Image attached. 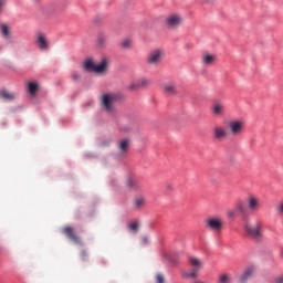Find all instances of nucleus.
<instances>
[{
  "label": "nucleus",
  "instance_id": "obj_1",
  "mask_svg": "<svg viewBox=\"0 0 283 283\" xmlns=\"http://www.w3.org/2000/svg\"><path fill=\"white\" fill-rule=\"evenodd\" d=\"M84 67L88 72H94L98 75H105L109 67V60L104 57L99 63H95L92 59H88L85 61Z\"/></svg>",
  "mask_w": 283,
  "mask_h": 283
},
{
  "label": "nucleus",
  "instance_id": "obj_2",
  "mask_svg": "<svg viewBox=\"0 0 283 283\" xmlns=\"http://www.w3.org/2000/svg\"><path fill=\"white\" fill-rule=\"evenodd\" d=\"M118 99L116 93H104L101 96V106L107 114H114L116 111L115 103Z\"/></svg>",
  "mask_w": 283,
  "mask_h": 283
},
{
  "label": "nucleus",
  "instance_id": "obj_3",
  "mask_svg": "<svg viewBox=\"0 0 283 283\" xmlns=\"http://www.w3.org/2000/svg\"><path fill=\"white\" fill-rule=\"evenodd\" d=\"M226 125L228 126V133L232 138L241 137L245 130V123L241 119L228 120Z\"/></svg>",
  "mask_w": 283,
  "mask_h": 283
},
{
  "label": "nucleus",
  "instance_id": "obj_4",
  "mask_svg": "<svg viewBox=\"0 0 283 283\" xmlns=\"http://www.w3.org/2000/svg\"><path fill=\"white\" fill-rule=\"evenodd\" d=\"M243 230L248 237L254 240H260L262 238V223H249V221H245Z\"/></svg>",
  "mask_w": 283,
  "mask_h": 283
},
{
  "label": "nucleus",
  "instance_id": "obj_5",
  "mask_svg": "<svg viewBox=\"0 0 283 283\" xmlns=\"http://www.w3.org/2000/svg\"><path fill=\"white\" fill-rule=\"evenodd\" d=\"M212 137L214 142H224L226 139H228V137H230L229 128L221 124L216 125L212 129Z\"/></svg>",
  "mask_w": 283,
  "mask_h": 283
},
{
  "label": "nucleus",
  "instance_id": "obj_6",
  "mask_svg": "<svg viewBox=\"0 0 283 283\" xmlns=\"http://www.w3.org/2000/svg\"><path fill=\"white\" fill-rule=\"evenodd\" d=\"M189 265L192 268L191 272L187 273L188 277H196L197 273L202 269L203 261L198 256H189Z\"/></svg>",
  "mask_w": 283,
  "mask_h": 283
},
{
  "label": "nucleus",
  "instance_id": "obj_7",
  "mask_svg": "<svg viewBox=\"0 0 283 283\" xmlns=\"http://www.w3.org/2000/svg\"><path fill=\"white\" fill-rule=\"evenodd\" d=\"M245 205L248 207V210L251 212H258L261 209V199L260 197H256V195H249L248 198H245Z\"/></svg>",
  "mask_w": 283,
  "mask_h": 283
},
{
  "label": "nucleus",
  "instance_id": "obj_8",
  "mask_svg": "<svg viewBox=\"0 0 283 283\" xmlns=\"http://www.w3.org/2000/svg\"><path fill=\"white\" fill-rule=\"evenodd\" d=\"M182 24V17L179 13H171L166 19V25L170 30H176Z\"/></svg>",
  "mask_w": 283,
  "mask_h": 283
},
{
  "label": "nucleus",
  "instance_id": "obj_9",
  "mask_svg": "<svg viewBox=\"0 0 283 283\" xmlns=\"http://www.w3.org/2000/svg\"><path fill=\"white\" fill-rule=\"evenodd\" d=\"M164 52L161 50H154L148 54L147 63L153 66H157L161 63Z\"/></svg>",
  "mask_w": 283,
  "mask_h": 283
},
{
  "label": "nucleus",
  "instance_id": "obj_10",
  "mask_svg": "<svg viewBox=\"0 0 283 283\" xmlns=\"http://www.w3.org/2000/svg\"><path fill=\"white\" fill-rule=\"evenodd\" d=\"M223 227V221L219 217H213L207 220V228L212 231H221Z\"/></svg>",
  "mask_w": 283,
  "mask_h": 283
},
{
  "label": "nucleus",
  "instance_id": "obj_11",
  "mask_svg": "<svg viewBox=\"0 0 283 283\" xmlns=\"http://www.w3.org/2000/svg\"><path fill=\"white\" fill-rule=\"evenodd\" d=\"M226 112V105L222 101H214L211 106V113L216 117L223 116Z\"/></svg>",
  "mask_w": 283,
  "mask_h": 283
},
{
  "label": "nucleus",
  "instance_id": "obj_12",
  "mask_svg": "<svg viewBox=\"0 0 283 283\" xmlns=\"http://www.w3.org/2000/svg\"><path fill=\"white\" fill-rule=\"evenodd\" d=\"M126 186L132 192H142L143 186H140L139 181L136 178L128 177L126 180Z\"/></svg>",
  "mask_w": 283,
  "mask_h": 283
},
{
  "label": "nucleus",
  "instance_id": "obj_13",
  "mask_svg": "<svg viewBox=\"0 0 283 283\" xmlns=\"http://www.w3.org/2000/svg\"><path fill=\"white\" fill-rule=\"evenodd\" d=\"M62 232H63L64 234H66V237H67L71 241H73L74 243H76V244H81V243H82L80 237H77V235L75 234L74 228H71V226H65V227L62 229Z\"/></svg>",
  "mask_w": 283,
  "mask_h": 283
},
{
  "label": "nucleus",
  "instance_id": "obj_14",
  "mask_svg": "<svg viewBox=\"0 0 283 283\" xmlns=\"http://www.w3.org/2000/svg\"><path fill=\"white\" fill-rule=\"evenodd\" d=\"M130 138L126 137V138H123L120 140H118L117 143V148L119 150V154L122 156L126 155L129 150V147H130Z\"/></svg>",
  "mask_w": 283,
  "mask_h": 283
},
{
  "label": "nucleus",
  "instance_id": "obj_15",
  "mask_svg": "<svg viewBox=\"0 0 283 283\" xmlns=\"http://www.w3.org/2000/svg\"><path fill=\"white\" fill-rule=\"evenodd\" d=\"M146 206V199L144 195H137L133 201L134 211H140Z\"/></svg>",
  "mask_w": 283,
  "mask_h": 283
},
{
  "label": "nucleus",
  "instance_id": "obj_16",
  "mask_svg": "<svg viewBox=\"0 0 283 283\" xmlns=\"http://www.w3.org/2000/svg\"><path fill=\"white\" fill-rule=\"evenodd\" d=\"M217 62V55L216 54H210V53H205L202 55V64L207 67H211L214 65Z\"/></svg>",
  "mask_w": 283,
  "mask_h": 283
},
{
  "label": "nucleus",
  "instance_id": "obj_17",
  "mask_svg": "<svg viewBox=\"0 0 283 283\" xmlns=\"http://www.w3.org/2000/svg\"><path fill=\"white\" fill-rule=\"evenodd\" d=\"M36 44L42 51H46L49 49V43L44 33L38 34Z\"/></svg>",
  "mask_w": 283,
  "mask_h": 283
},
{
  "label": "nucleus",
  "instance_id": "obj_18",
  "mask_svg": "<svg viewBox=\"0 0 283 283\" xmlns=\"http://www.w3.org/2000/svg\"><path fill=\"white\" fill-rule=\"evenodd\" d=\"M163 91L169 96H174L177 93L176 85L174 83H166L163 85Z\"/></svg>",
  "mask_w": 283,
  "mask_h": 283
},
{
  "label": "nucleus",
  "instance_id": "obj_19",
  "mask_svg": "<svg viewBox=\"0 0 283 283\" xmlns=\"http://www.w3.org/2000/svg\"><path fill=\"white\" fill-rule=\"evenodd\" d=\"M150 84V81L148 78H140L136 83L129 85L130 90H138L140 87H146Z\"/></svg>",
  "mask_w": 283,
  "mask_h": 283
},
{
  "label": "nucleus",
  "instance_id": "obj_20",
  "mask_svg": "<svg viewBox=\"0 0 283 283\" xmlns=\"http://www.w3.org/2000/svg\"><path fill=\"white\" fill-rule=\"evenodd\" d=\"M0 33L4 40H9L11 38L10 28L7 23L0 24Z\"/></svg>",
  "mask_w": 283,
  "mask_h": 283
},
{
  "label": "nucleus",
  "instance_id": "obj_21",
  "mask_svg": "<svg viewBox=\"0 0 283 283\" xmlns=\"http://www.w3.org/2000/svg\"><path fill=\"white\" fill-rule=\"evenodd\" d=\"M0 97L4 101L12 102L15 99V94L12 92H9L7 90H1L0 91Z\"/></svg>",
  "mask_w": 283,
  "mask_h": 283
},
{
  "label": "nucleus",
  "instance_id": "obj_22",
  "mask_svg": "<svg viewBox=\"0 0 283 283\" xmlns=\"http://www.w3.org/2000/svg\"><path fill=\"white\" fill-rule=\"evenodd\" d=\"M38 91H39L38 82H29L28 83V92L31 96H35Z\"/></svg>",
  "mask_w": 283,
  "mask_h": 283
},
{
  "label": "nucleus",
  "instance_id": "obj_23",
  "mask_svg": "<svg viewBox=\"0 0 283 283\" xmlns=\"http://www.w3.org/2000/svg\"><path fill=\"white\" fill-rule=\"evenodd\" d=\"M253 268H248L243 274H241L240 282L245 283L253 275Z\"/></svg>",
  "mask_w": 283,
  "mask_h": 283
},
{
  "label": "nucleus",
  "instance_id": "obj_24",
  "mask_svg": "<svg viewBox=\"0 0 283 283\" xmlns=\"http://www.w3.org/2000/svg\"><path fill=\"white\" fill-rule=\"evenodd\" d=\"M128 229L132 233L136 234L139 229V223L137 221H133V223H129Z\"/></svg>",
  "mask_w": 283,
  "mask_h": 283
},
{
  "label": "nucleus",
  "instance_id": "obj_25",
  "mask_svg": "<svg viewBox=\"0 0 283 283\" xmlns=\"http://www.w3.org/2000/svg\"><path fill=\"white\" fill-rule=\"evenodd\" d=\"M234 209H235L237 213H241V214L245 213V208H244L243 203H241V201H239L237 203V206H234Z\"/></svg>",
  "mask_w": 283,
  "mask_h": 283
},
{
  "label": "nucleus",
  "instance_id": "obj_26",
  "mask_svg": "<svg viewBox=\"0 0 283 283\" xmlns=\"http://www.w3.org/2000/svg\"><path fill=\"white\" fill-rule=\"evenodd\" d=\"M226 216H228V219H233L238 216V211L235 210V208H230V210L226 212Z\"/></svg>",
  "mask_w": 283,
  "mask_h": 283
},
{
  "label": "nucleus",
  "instance_id": "obj_27",
  "mask_svg": "<svg viewBox=\"0 0 283 283\" xmlns=\"http://www.w3.org/2000/svg\"><path fill=\"white\" fill-rule=\"evenodd\" d=\"M130 45H132V41L130 40H124L123 42H122V46L124 48V49H129L130 48Z\"/></svg>",
  "mask_w": 283,
  "mask_h": 283
},
{
  "label": "nucleus",
  "instance_id": "obj_28",
  "mask_svg": "<svg viewBox=\"0 0 283 283\" xmlns=\"http://www.w3.org/2000/svg\"><path fill=\"white\" fill-rule=\"evenodd\" d=\"M276 213L283 216V201H281L279 206H276Z\"/></svg>",
  "mask_w": 283,
  "mask_h": 283
},
{
  "label": "nucleus",
  "instance_id": "obj_29",
  "mask_svg": "<svg viewBox=\"0 0 283 283\" xmlns=\"http://www.w3.org/2000/svg\"><path fill=\"white\" fill-rule=\"evenodd\" d=\"M156 282L157 283H165V276H163V274H157Z\"/></svg>",
  "mask_w": 283,
  "mask_h": 283
},
{
  "label": "nucleus",
  "instance_id": "obj_30",
  "mask_svg": "<svg viewBox=\"0 0 283 283\" xmlns=\"http://www.w3.org/2000/svg\"><path fill=\"white\" fill-rule=\"evenodd\" d=\"M229 280V276L227 274H223V276L220 277V283H227Z\"/></svg>",
  "mask_w": 283,
  "mask_h": 283
},
{
  "label": "nucleus",
  "instance_id": "obj_31",
  "mask_svg": "<svg viewBox=\"0 0 283 283\" xmlns=\"http://www.w3.org/2000/svg\"><path fill=\"white\" fill-rule=\"evenodd\" d=\"M80 78H81L80 73H77V72L73 73V80L74 81H77Z\"/></svg>",
  "mask_w": 283,
  "mask_h": 283
},
{
  "label": "nucleus",
  "instance_id": "obj_32",
  "mask_svg": "<svg viewBox=\"0 0 283 283\" xmlns=\"http://www.w3.org/2000/svg\"><path fill=\"white\" fill-rule=\"evenodd\" d=\"M81 256H82V260H86V258H87V252L85 251V250H83V252H82V254H81Z\"/></svg>",
  "mask_w": 283,
  "mask_h": 283
},
{
  "label": "nucleus",
  "instance_id": "obj_33",
  "mask_svg": "<svg viewBox=\"0 0 283 283\" xmlns=\"http://www.w3.org/2000/svg\"><path fill=\"white\" fill-rule=\"evenodd\" d=\"M98 42H99L101 45H103L105 43V38L99 36Z\"/></svg>",
  "mask_w": 283,
  "mask_h": 283
},
{
  "label": "nucleus",
  "instance_id": "obj_34",
  "mask_svg": "<svg viewBox=\"0 0 283 283\" xmlns=\"http://www.w3.org/2000/svg\"><path fill=\"white\" fill-rule=\"evenodd\" d=\"M167 190H168V191H172V190H174V186H171V184H168V185H167Z\"/></svg>",
  "mask_w": 283,
  "mask_h": 283
},
{
  "label": "nucleus",
  "instance_id": "obj_35",
  "mask_svg": "<svg viewBox=\"0 0 283 283\" xmlns=\"http://www.w3.org/2000/svg\"><path fill=\"white\" fill-rule=\"evenodd\" d=\"M6 4V0H0V11H1V8Z\"/></svg>",
  "mask_w": 283,
  "mask_h": 283
},
{
  "label": "nucleus",
  "instance_id": "obj_36",
  "mask_svg": "<svg viewBox=\"0 0 283 283\" xmlns=\"http://www.w3.org/2000/svg\"><path fill=\"white\" fill-rule=\"evenodd\" d=\"M276 283H283V276H279V279H276Z\"/></svg>",
  "mask_w": 283,
  "mask_h": 283
},
{
  "label": "nucleus",
  "instance_id": "obj_37",
  "mask_svg": "<svg viewBox=\"0 0 283 283\" xmlns=\"http://www.w3.org/2000/svg\"><path fill=\"white\" fill-rule=\"evenodd\" d=\"M109 140L103 143V147L109 146Z\"/></svg>",
  "mask_w": 283,
  "mask_h": 283
},
{
  "label": "nucleus",
  "instance_id": "obj_38",
  "mask_svg": "<svg viewBox=\"0 0 283 283\" xmlns=\"http://www.w3.org/2000/svg\"><path fill=\"white\" fill-rule=\"evenodd\" d=\"M34 2H39V0H33Z\"/></svg>",
  "mask_w": 283,
  "mask_h": 283
},
{
  "label": "nucleus",
  "instance_id": "obj_39",
  "mask_svg": "<svg viewBox=\"0 0 283 283\" xmlns=\"http://www.w3.org/2000/svg\"><path fill=\"white\" fill-rule=\"evenodd\" d=\"M281 256H283V251L281 252Z\"/></svg>",
  "mask_w": 283,
  "mask_h": 283
}]
</instances>
